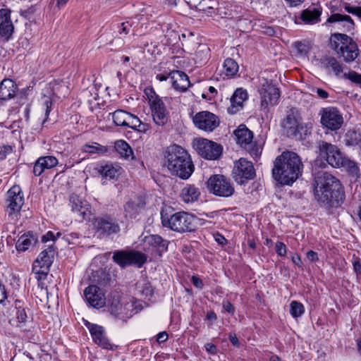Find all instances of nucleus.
<instances>
[{
    "instance_id": "nucleus-20",
    "label": "nucleus",
    "mask_w": 361,
    "mask_h": 361,
    "mask_svg": "<svg viewBox=\"0 0 361 361\" xmlns=\"http://www.w3.org/2000/svg\"><path fill=\"white\" fill-rule=\"evenodd\" d=\"M145 205L144 198L140 195H136L130 199L123 205L126 217L134 219L140 212Z\"/></svg>"
},
{
    "instance_id": "nucleus-49",
    "label": "nucleus",
    "mask_w": 361,
    "mask_h": 361,
    "mask_svg": "<svg viewBox=\"0 0 361 361\" xmlns=\"http://www.w3.org/2000/svg\"><path fill=\"white\" fill-rule=\"evenodd\" d=\"M343 78L350 80L353 82L361 85V74L355 71H350L348 73H344Z\"/></svg>"
},
{
    "instance_id": "nucleus-9",
    "label": "nucleus",
    "mask_w": 361,
    "mask_h": 361,
    "mask_svg": "<svg viewBox=\"0 0 361 361\" xmlns=\"http://www.w3.org/2000/svg\"><path fill=\"white\" fill-rule=\"evenodd\" d=\"M112 258L123 268L133 264L141 267L147 261L146 255L137 251L117 250L114 252Z\"/></svg>"
},
{
    "instance_id": "nucleus-52",
    "label": "nucleus",
    "mask_w": 361,
    "mask_h": 361,
    "mask_svg": "<svg viewBox=\"0 0 361 361\" xmlns=\"http://www.w3.org/2000/svg\"><path fill=\"white\" fill-rule=\"evenodd\" d=\"M276 252L280 256H284L286 254V247L283 243L277 242L276 244Z\"/></svg>"
},
{
    "instance_id": "nucleus-5",
    "label": "nucleus",
    "mask_w": 361,
    "mask_h": 361,
    "mask_svg": "<svg viewBox=\"0 0 361 361\" xmlns=\"http://www.w3.org/2000/svg\"><path fill=\"white\" fill-rule=\"evenodd\" d=\"M161 219L163 226L176 232H190L195 229V219L187 212H180L169 215L162 211Z\"/></svg>"
},
{
    "instance_id": "nucleus-21",
    "label": "nucleus",
    "mask_w": 361,
    "mask_h": 361,
    "mask_svg": "<svg viewBox=\"0 0 361 361\" xmlns=\"http://www.w3.org/2000/svg\"><path fill=\"white\" fill-rule=\"evenodd\" d=\"M14 26L11 20V11L2 8L0 10V36L6 41L11 38Z\"/></svg>"
},
{
    "instance_id": "nucleus-43",
    "label": "nucleus",
    "mask_w": 361,
    "mask_h": 361,
    "mask_svg": "<svg viewBox=\"0 0 361 361\" xmlns=\"http://www.w3.org/2000/svg\"><path fill=\"white\" fill-rule=\"evenodd\" d=\"M82 151L90 154H104L107 152V148L94 142L92 145H85L82 147Z\"/></svg>"
},
{
    "instance_id": "nucleus-60",
    "label": "nucleus",
    "mask_w": 361,
    "mask_h": 361,
    "mask_svg": "<svg viewBox=\"0 0 361 361\" xmlns=\"http://www.w3.org/2000/svg\"><path fill=\"white\" fill-rule=\"evenodd\" d=\"M50 240H55V235L52 231H48L45 235L42 237V241L46 243Z\"/></svg>"
},
{
    "instance_id": "nucleus-10",
    "label": "nucleus",
    "mask_w": 361,
    "mask_h": 361,
    "mask_svg": "<svg viewBox=\"0 0 361 361\" xmlns=\"http://www.w3.org/2000/svg\"><path fill=\"white\" fill-rule=\"evenodd\" d=\"M193 146L197 154L206 159H217L222 154L221 145L207 139L196 140Z\"/></svg>"
},
{
    "instance_id": "nucleus-56",
    "label": "nucleus",
    "mask_w": 361,
    "mask_h": 361,
    "mask_svg": "<svg viewBox=\"0 0 361 361\" xmlns=\"http://www.w3.org/2000/svg\"><path fill=\"white\" fill-rule=\"evenodd\" d=\"M223 308L225 311L228 312V313L233 314L235 309L233 306V305L228 301V300H224L222 303Z\"/></svg>"
},
{
    "instance_id": "nucleus-24",
    "label": "nucleus",
    "mask_w": 361,
    "mask_h": 361,
    "mask_svg": "<svg viewBox=\"0 0 361 361\" xmlns=\"http://www.w3.org/2000/svg\"><path fill=\"white\" fill-rule=\"evenodd\" d=\"M173 87L179 92H185L190 85L188 76L183 71H173L169 73Z\"/></svg>"
},
{
    "instance_id": "nucleus-37",
    "label": "nucleus",
    "mask_w": 361,
    "mask_h": 361,
    "mask_svg": "<svg viewBox=\"0 0 361 361\" xmlns=\"http://www.w3.org/2000/svg\"><path fill=\"white\" fill-rule=\"evenodd\" d=\"M116 152L123 158L128 159L130 157L133 159V152L130 145L124 140H120L115 142Z\"/></svg>"
},
{
    "instance_id": "nucleus-7",
    "label": "nucleus",
    "mask_w": 361,
    "mask_h": 361,
    "mask_svg": "<svg viewBox=\"0 0 361 361\" xmlns=\"http://www.w3.org/2000/svg\"><path fill=\"white\" fill-rule=\"evenodd\" d=\"M300 113L296 108H291L281 123L283 133L287 137L300 140L302 139L300 130L302 126L300 124Z\"/></svg>"
},
{
    "instance_id": "nucleus-11",
    "label": "nucleus",
    "mask_w": 361,
    "mask_h": 361,
    "mask_svg": "<svg viewBox=\"0 0 361 361\" xmlns=\"http://www.w3.org/2000/svg\"><path fill=\"white\" fill-rule=\"evenodd\" d=\"M6 212L13 219L20 212L24 203V197L19 185H13L6 194Z\"/></svg>"
},
{
    "instance_id": "nucleus-6",
    "label": "nucleus",
    "mask_w": 361,
    "mask_h": 361,
    "mask_svg": "<svg viewBox=\"0 0 361 361\" xmlns=\"http://www.w3.org/2000/svg\"><path fill=\"white\" fill-rule=\"evenodd\" d=\"M206 185L211 194L220 197H231L235 192L231 180L221 174L211 176L207 180Z\"/></svg>"
},
{
    "instance_id": "nucleus-16",
    "label": "nucleus",
    "mask_w": 361,
    "mask_h": 361,
    "mask_svg": "<svg viewBox=\"0 0 361 361\" xmlns=\"http://www.w3.org/2000/svg\"><path fill=\"white\" fill-rule=\"evenodd\" d=\"M92 224L100 235H110L120 231V226L116 220L110 216L95 218Z\"/></svg>"
},
{
    "instance_id": "nucleus-31",
    "label": "nucleus",
    "mask_w": 361,
    "mask_h": 361,
    "mask_svg": "<svg viewBox=\"0 0 361 361\" xmlns=\"http://www.w3.org/2000/svg\"><path fill=\"white\" fill-rule=\"evenodd\" d=\"M329 23H335L338 25V28L343 27L344 31L349 32L354 28V22L351 17L348 15L340 13L332 14L327 20Z\"/></svg>"
},
{
    "instance_id": "nucleus-58",
    "label": "nucleus",
    "mask_w": 361,
    "mask_h": 361,
    "mask_svg": "<svg viewBox=\"0 0 361 361\" xmlns=\"http://www.w3.org/2000/svg\"><path fill=\"white\" fill-rule=\"evenodd\" d=\"M130 27V25L128 22H124L121 24V30H119V33L127 35L129 32Z\"/></svg>"
},
{
    "instance_id": "nucleus-44",
    "label": "nucleus",
    "mask_w": 361,
    "mask_h": 361,
    "mask_svg": "<svg viewBox=\"0 0 361 361\" xmlns=\"http://www.w3.org/2000/svg\"><path fill=\"white\" fill-rule=\"evenodd\" d=\"M137 288L142 295L146 298L151 297L153 295V288L150 283L144 279L137 283Z\"/></svg>"
},
{
    "instance_id": "nucleus-17",
    "label": "nucleus",
    "mask_w": 361,
    "mask_h": 361,
    "mask_svg": "<svg viewBox=\"0 0 361 361\" xmlns=\"http://www.w3.org/2000/svg\"><path fill=\"white\" fill-rule=\"evenodd\" d=\"M87 302L92 307L101 308L106 305L104 291L96 285H90L84 290Z\"/></svg>"
},
{
    "instance_id": "nucleus-25",
    "label": "nucleus",
    "mask_w": 361,
    "mask_h": 361,
    "mask_svg": "<svg viewBox=\"0 0 361 361\" xmlns=\"http://www.w3.org/2000/svg\"><path fill=\"white\" fill-rule=\"evenodd\" d=\"M58 164V159L54 156L40 157L35 161L33 173L39 176L46 169H50Z\"/></svg>"
},
{
    "instance_id": "nucleus-45",
    "label": "nucleus",
    "mask_w": 361,
    "mask_h": 361,
    "mask_svg": "<svg viewBox=\"0 0 361 361\" xmlns=\"http://www.w3.org/2000/svg\"><path fill=\"white\" fill-rule=\"evenodd\" d=\"M49 269H45V268H36L35 264L32 265V272L35 275V279L38 281V286L42 288H43L44 283L43 280L46 279Z\"/></svg>"
},
{
    "instance_id": "nucleus-42",
    "label": "nucleus",
    "mask_w": 361,
    "mask_h": 361,
    "mask_svg": "<svg viewBox=\"0 0 361 361\" xmlns=\"http://www.w3.org/2000/svg\"><path fill=\"white\" fill-rule=\"evenodd\" d=\"M325 68H331L336 76H338L343 71V65L332 56L325 59Z\"/></svg>"
},
{
    "instance_id": "nucleus-23",
    "label": "nucleus",
    "mask_w": 361,
    "mask_h": 361,
    "mask_svg": "<svg viewBox=\"0 0 361 361\" xmlns=\"http://www.w3.org/2000/svg\"><path fill=\"white\" fill-rule=\"evenodd\" d=\"M87 326L95 343L104 349H113V345L110 343L109 339L106 337L102 326L97 324H90V323L87 324Z\"/></svg>"
},
{
    "instance_id": "nucleus-40",
    "label": "nucleus",
    "mask_w": 361,
    "mask_h": 361,
    "mask_svg": "<svg viewBox=\"0 0 361 361\" xmlns=\"http://www.w3.org/2000/svg\"><path fill=\"white\" fill-rule=\"evenodd\" d=\"M123 301L121 300V294L117 291L111 292L107 299V306L109 310V312H116V307H118L120 304H121Z\"/></svg>"
},
{
    "instance_id": "nucleus-26",
    "label": "nucleus",
    "mask_w": 361,
    "mask_h": 361,
    "mask_svg": "<svg viewBox=\"0 0 361 361\" xmlns=\"http://www.w3.org/2000/svg\"><path fill=\"white\" fill-rule=\"evenodd\" d=\"M247 97V92L242 88L237 89L231 98V106L228 108V111L231 114H234L240 111L243 106V102Z\"/></svg>"
},
{
    "instance_id": "nucleus-51",
    "label": "nucleus",
    "mask_w": 361,
    "mask_h": 361,
    "mask_svg": "<svg viewBox=\"0 0 361 361\" xmlns=\"http://www.w3.org/2000/svg\"><path fill=\"white\" fill-rule=\"evenodd\" d=\"M13 148L10 145L0 146V160H4L6 158L8 154H11Z\"/></svg>"
},
{
    "instance_id": "nucleus-13",
    "label": "nucleus",
    "mask_w": 361,
    "mask_h": 361,
    "mask_svg": "<svg viewBox=\"0 0 361 361\" xmlns=\"http://www.w3.org/2000/svg\"><path fill=\"white\" fill-rule=\"evenodd\" d=\"M255 175V169L251 161L241 158L235 163L233 176L238 183L245 184L247 180L252 179Z\"/></svg>"
},
{
    "instance_id": "nucleus-2",
    "label": "nucleus",
    "mask_w": 361,
    "mask_h": 361,
    "mask_svg": "<svg viewBox=\"0 0 361 361\" xmlns=\"http://www.w3.org/2000/svg\"><path fill=\"white\" fill-rule=\"evenodd\" d=\"M303 164L293 152L285 151L274 161L273 178L282 185H290L302 176Z\"/></svg>"
},
{
    "instance_id": "nucleus-22",
    "label": "nucleus",
    "mask_w": 361,
    "mask_h": 361,
    "mask_svg": "<svg viewBox=\"0 0 361 361\" xmlns=\"http://www.w3.org/2000/svg\"><path fill=\"white\" fill-rule=\"evenodd\" d=\"M144 243L146 247H145V250L152 247L159 256H161L162 253L168 250L169 242L159 235H149L144 238Z\"/></svg>"
},
{
    "instance_id": "nucleus-32",
    "label": "nucleus",
    "mask_w": 361,
    "mask_h": 361,
    "mask_svg": "<svg viewBox=\"0 0 361 361\" xmlns=\"http://www.w3.org/2000/svg\"><path fill=\"white\" fill-rule=\"evenodd\" d=\"M116 311L110 314L115 318L126 322L133 316V304L128 302H123L116 307Z\"/></svg>"
},
{
    "instance_id": "nucleus-48",
    "label": "nucleus",
    "mask_w": 361,
    "mask_h": 361,
    "mask_svg": "<svg viewBox=\"0 0 361 361\" xmlns=\"http://www.w3.org/2000/svg\"><path fill=\"white\" fill-rule=\"evenodd\" d=\"M100 172L105 177L114 178L116 176L117 170L112 165L106 164L101 167Z\"/></svg>"
},
{
    "instance_id": "nucleus-39",
    "label": "nucleus",
    "mask_w": 361,
    "mask_h": 361,
    "mask_svg": "<svg viewBox=\"0 0 361 361\" xmlns=\"http://www.w3.org/2000/svg\"><path fill=\"white\" fill-rule=\"evenodd\" d=\"M345 142L348 146L358 147L361 149V133L349 130L345 136Z\"/></svg>"
},
{
    "instance_id": "nucleus-50",
    "label": "nucleus",
    "mask_w": 361,
    "mask_h": 361,
    "mask_svg": "<svg viewBox=\"0 0 361 361\" xmlns=\"http://www.w3.org/2000/svg\"><path fill=\"white\" fill-rule=\"evenodd\" d=\"M140 122L141 121L137 116L130 114V118L128 119L126 126L136 130L138 127V125H140Z\"/></svg>"
},
{
    "instance_id": "nucleus-38",
    "label": "nucleus",
    "mask_w": 361,
    "mask_h": 361,
    "mask_svg": "<svg viewBox=\"0 0 361 361\" xmlns=\"http://www.w3.org/2000/svg\"><path fill=\"white\" fill-rule=\"evenodd\" d=\"M110 115L115 125L118 126H126L128 119L130 118V113L121 109H118Z\"/></svg>"
},
{
    "instance_id": "nucleus-29",
    "label": "nucleus",
    "mask_w": 361,
    "mask_h": 361,
    "mask_svg": "<svg viewBox=\"0 0 361 361\" xmlns=\"http://www.w3.org/2000/svg\"><path fill=\"white\" fill-rule=\"evenodd\" d=\"M321 14V7L312 6L303 10L300 13V18L305 24H315L320 20Z\"/></svg>"
},
{
    "instance_id": "nucleus-35",
    "label": "nucleus",
    "mask_w": 361,
    "mask_h": 361,
    "mask_svg": "<svg viewBox=\"0 0 361 361\" xmlns=\"http://www.w3.org/2000/svg\"><path fill=\"white\" fill-rule=\"evenodd\" d=\"M239 66L237 62L231 58L225 59L222 71L226 77L228 78H233L238 72Z\"/></svg>"
},
{
    "instance_id": "nucleus-54",
    "label": "nucleus",
    "mask_w": 361,
    "mask_h": 361,
    "mask_svg": "<svg viewBox=\"0 0 361 361\" xmlns=\"http://www.w3.org/2000/svg\"><path fill=\"white\" fill-rule=\"evenodd\" d=\"M145 94L148 98L149 104H152V100L156 99H161L158 95L156 94L153 89L145 90Z\"/></svg>"
},
{
    "instance_id": "nucleus-30",
    "label": "nucleus",
    "mask_w": 361,
    "mask_h": 361,
    "mask_svg": "<svg viewBox=\"0 0 361 361\" xmlns=\"http://www.w3.org/2000/svg\"><path fill=\"white\" fill-rule=\"evenodd\" d=\"M17 91V85L11 79H4L0 83V100L6 101L13 98Z\"/></svg>"
},
{
    "instance_id": "nucleus-8",
    "label": "nucleus",
    "mask_w": 361,
    "mask_h": 361,
    "mask_svg": "<svg viewBox=\"0 0 361 361\" xmlns=\"http://www.w3.org/2000/svg\"><path fill=\"white\" fill-rule=\"evenodd\" d=\"M316 152L318 154V157L322 160L326 161L334 168L338 166L341 163V160L343 153L335 145L324 140H319L317 142Z\"/></svg>"
},
{
    "instance_id": "nucleus-12",
    "label": "nucleus",
    "mask_w": 361,
    "mask_h": 361,
    "mask_svg": "<svg viewBox=\"0 0 361 361\" xmlns=\"http://www.w3.org/2000/svg\"><path fill=\"white\" fill-rule=\"evenodd\" d=\"M321 116L322 126L331 130L339 129L343 123V118L340 111L335 107L322 108L319 113Z\"/></svg>"
},
{
    "instance_id": "nucleus-47",
    "label": "nucleus",
    "mask_w": 361,
    "mask_h": 361,
    "mask_svg": "<svg viewBox=\"0 0 361 361\" xmlns=\"http://www.w3.org/2000/svg\"><path fill=\"white\" fill-rule=\"evenodd\" d=\"M209 49L205 45H200L195 53L196 59L200 63H204L209 57Z\"/></svg>"
},
{
    "instance_id": "nucleus-62",
    "label": "nucleus",
    "mask_w": 361,
    "mask_h": 361,
    "mask_svg": "<svg viewBox=\"0 0 361 361\" xmlns=\"http://www.w3.org/2000/svg\"><path fill=\"white\" fill-rule=\"evenodd\" d=\"M191 281L195 287L200 288V289L202 288L203 283H202V280L200 279H199L198 277L195 276H192Z\"/></svg>"
},
{
    "instance_id": "nucleus-28",
    "label": "nucleus",
    "mask_w": 361,
    "mask_h": 361,
    "mask_svg": "<svg viewBox=\"0 0 361 361\" xmlns=\"http://www.w3.org/2000/svg\"><path fill=\"white\" fill-rule=\"evenodd\" d=\"M70 204L72 211L77 213L79 216L85 219L87 213H90L89 204L87 202L82 201L77 195L72 194L70 196Z\"/></svg>"
},
{
    "instance_id": "nucleus-19",
    "label": "nucleus",
    "mask_w": 361,
    "mask_h": 361,
    "mask_svg": "<svg viewBox=\"0 0 361 361\" xmlns=\"http://www.w3.org/2000/svg\"><path fill=\"white\" fill-rule=\"evenodd\" d=\"M260 94L262 96L261 104L262 106L267 107L269 104L275 105L277 104L280 97V92L279 88L266 80L262 85Z\"/></svg>"
},
{
    "instance_id": "nucleus-36",
    "label": "nucleus",
    "mask_w": 361,
    "mask_h": 361,
    "mask_svg": "<svg viewBox=\"0 0 361 361\" xmlns=\"http://www.w3.org/2000/svg\"><path fill=\"white\" fill-rule=\"evenodd\" d=\"M341 164L336 168H344L353 176H358L360 170L355 161L349 159L343 154L341 156Z\"/></svg>"
},
{
    "instance_id": "nucleus-53",
    "label": "nucleus",
    "mask_w": 361,
    "mask_h": 361,
    "mask_svg": "<svg viewBox=\"0 0 361 361\" xmlns=\"http://www.w3.org/2000/svg\"><path fill=\"white\" fill-rule=\"evenodd\" d=\"M295 47L300 54H307L308 51L307 45L301 42H295Z\"/></svg>"
},
{
    "instance_id": "nucleus-34",
    "label": "nucleus",
    "mask_w": 361,
    "mask_h": 361,
    "mask_svg": "<svg viewBox=\"0 0 361 361\" xmlns=\"http://www.w3.org/2000/svg\"><path fill=\"white\" fill-rule=\"evenodd\" d=\"M200 195V191L198 188L194 185H187L182 190L180 197L186 202H193L197 201Z\"/></svg>"
},
{
    "instance_id": "nucleus-15",
    "label": "nucleus",
    "mask_w": 361,
    "mask_h": 361,
    "mask_svg": "<svg viewBox=\"0 0 361 361\" xmlns=\"http://www.w3.org/2000/svg\"><path fill=\"white\" fill-rule=\"evenodd\" d=\"M195 126L206 132H212L219 125V118L209 111H201L193 118Z\"/></svg>"
},
{
    "instance_id": "nucleus-46",
    "label": "nucleus",
    "mask_w": 361,
    "mask_h": 361,
    "mask_svg": "<svg viewBox=\"0 0 361 361\" xmlns=\"http://www.w3.org/2000/svg\"><path fill=\"white\" fill-rule=\"evenodd\" d=\"M305 308L301 302L293 300L290 304V313L294 318H298L303 314Z\"/></svg>"
},
{
    "instance_id": "nucleus-18",
    "label": "nucleus",
    "mask_w": 361,
    "mask_h": 361,
    "mask_svg": "<svg viewBox=\"0 0 361 361\" xmlns=\"http://www.w3.org/2000/svg\"><path fill=\"white\" fill-rule=\"evenodd\" d=\"M149 106L155 124L164 126L169 120V112L162 99L156 98L152 99Z\"/></svg>"
},
{
    "instance_id": "nucleus-33",
    "label": "nucleus",
    "mask_w": 361,
    "mask_h": 361,
    "mask_svg": "<svg viewBox=\"0 0 361 361\" xmlns=\"http://www.w3.org/2000/svg\"><path fill=\"white\" fill-rule=\"evenodd\" d=\"M37 242V237L32 232L23 235L17 241L16 247L18 251H25Z\"/></svg>"
},
{
    "instance_id": "nucleus-1",
    "label": "nucleus",
    "mask_w": 361,
    "mask_h": 361,
    "mask_svg": "<svg viewBox=\"0 0 361 361\" xmlns=\"http://www.w3.org/2000/svg\"><path fill=\"white\" fill-rule=\"evenodd\" d=\"M314 195L317 201L328 209L340 207L345 197L340 180L327 172H319L315 176Z\"/></svg>"
},
{
    "instance_id": "nucleus-4",
    "label": "nucleus",
    "mask_w": 361,
    "mask_h": 361,
    "mask_svg": "<svg viewBox=\"0 0 361 361\" xmlns=\"http://www.w3.org/2000/svg\"><path fill=\"white\" fill-rule=\"evenodd\" d=\"M331 48L346 63L353 61L359 55L357 44L345 34L334 33L330 37Z\"/></svg>"
},
{
    "instance_id": "nucleus-41",
    "label": "nucleus",
    "mask_w": 361,
    "mask_h": 361,
    "mask_svg": "<svg viewBox=\"0 0 361 361\" xmlns=\"http://www.w3.org/2000/svg\"><path fill=\"white\" fill-rule=\"evenodd\" d=\"M20 301H16L15 305L16 308V319L18 322V326L19 327H23L25 326V323L27 322L29 317L27 314V310L25 308H21Z\"/></svg>"
},
{
    "instance_id": "nucleus-59",
    "label": "nucleus",
    "mask_w": 361,
    "mask_h": 361,
    "mask_svg": "<svg viewBox=\"0 0 361 361\" xmlns=\"http://www.w3.org/2000/svg\"><path fill=\"white\" fill-rule=\"evenodd\" d=\"M167 339H168V334L166 333V331L160 332L157 336V341L159 343H164Z\"/></svg>"
},
{
    "instance_id": "nucleus-27",
    "label": "nucleus",
    "mask_w": 361,
    "mask_h": 361,
    "mask_svg": "<svg viewBox=\"0 0 361 361\" xmlns=\"http://www.w3.org/2000/svg\"><path fill=\"white\" fill-rule=\"evenodd\" d=\"M54 250L53 246H49L48 248L42 251L37 258L34 262L33 264L36 268H45L49 269L54 257Z\"/></svg>"
},
{
    "instance_id": "nucleus-61",
    "label": "nucleus",
    "mask_w": 361,
    "mask_h": 361,
    "mask_svg": "<svg viewBox=\"0 0 361 361\" xmlns=\"http://www.w3.org/2000/svg\"><path fill=\"white\" fill-rule=\"evenodd\" d=\"M307 257L311 262H315L319 259L317 253L313 250H309L307 252Z\"/></svg>"
},
{
    "instance_id": "nucleus-3",
    "label": "nucleus",
    "mask_w": 361,
    "mask_h": 361,
    "mask_svg": "<svg viewBox=\"0 0 361 361\" xmlns=\"http://www.w3.org/2000/svg\"><path fill=\"white\" fill-rule=\"evenodd\" d=\"M166 165L172 174L182 179H188L194 171V165L188 152L179 145L168 148Z\"/></svg>"
},
{
    "instance_id": "nucleus-57",
    "label": "nucleus",
    "mask_w": 361,
    "mask_h": 361,
    "mask_svg": "<svg viewBox=\"0 0 361 361\" xmlns=\"http://www.w3.org/2000/svg\"><path fill=\"white\" fill-rule=\"evenodd\" d=\"M205 350L211 355H215L217 353V348L215 345L207 343L204 345Z\"/></svg>"
},
{
    "instance_id": "nucleus-63",
    "label": "nucleus",
    "mask_w": 361,
    "mask_h": 361,
    "mask_svg": "<svg viewBox=\"0 0 361 361\" xmlns=\"http://www.w3.org/2000/svg\"><path fill=\"white\" fill-rule=\"evenodd\" d=\"M228 339L230 342L232 343V345L236 347L239 346L238 338H237L236 334L235 333H231L229 334Z\"/></svg>"
},
{
    "instance_id": "nucleus-64",
    "label": "nucleus",
    "mask_w": 361,
    "mask_h": 361,
    "mask_svg": "<svg viewBox=\"0 0 361 361\" xmlns=\"http://www.w3.org/2000/svg\"><path fill=\"white\" fill-rule=\"evenodd\" d=\"M316 93L317 95L321 99H326L329 97V93L326 90L321 88H317L316 90Z\"/></svg>"
},
{
    "instance_id": "nucleus-14",
    "label": "nucleus",
    "mask_w": 361,
    "mask_h": 361,
    "mask_svg": "<svg viewBox=\"0 0 361 361\" xmlns=\"http://www.w3.org/2000/svg\"><path fill=\"white\" fill-rule=\"evenodd\" d=\"M234 133L236 137L237 143L247 150L252 156L258 157L260 154L261 148L254 145L252 142L253 133L251 130L244 126H240L235 130Z\"/></svg>"
},
{
    "instance_id": "nucleus-55",
    "label": "nucleus",
    "mask_w": 361,
    "mask_h": 361,
    "mask_svg": "<svg viewBox=\"0 0 361 361\" xmlns=\"http://www.w3.org/2000/svg\"><path fill=\"white\" fill-rule=\"evenodd\" d=\"M207 1H212V0H202L198 4V8L202 11H207L208 9H213V4L207 5Z\"/></svg>"
}]
</instances>
